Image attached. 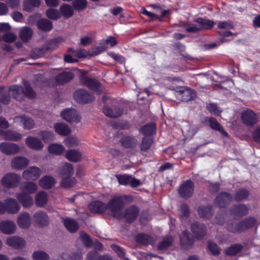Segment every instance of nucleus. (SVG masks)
I'll return each mask as SVG.
<instances>
[{
  "mask_svg": "<svg viewBox=\"0 0 260 260\" xmlns=\"http://www.w3.org/2000/svg\"><path fill=\"white\" fill-rule=\"evenodd\" d=\"M25 89H24L23 95L29 98H34L36 96V93L30 86L29 84L24 83Z\"/></svg>",
  "mask_w": 260,
  "mask_h": 260,
  "instance_id": "60",
  "label": "nucleus"
},
{
  "mask_svg": "<svg viewBox=\"0 0 260 260\" xmlns=\"http://www.w3.org/2000/svg\"><path fill=\"white\" fill-rule=\"evenodd\" d=\"M103 112L107 117L114 118L120 116L123 113V111L117 107H114L112 109L108 107H104Z\"/></svg>",
  "mask_w": 260,
  "mask_h": 260,
  "instance_id": "29",
  "label": "nucleus"
},
{
  "mask_svg": "<svg viewBox=\"0 0 260 260\" xmlns=\"http://www.w3.org/2000/svg\"><path fill=\"white\" fill-rule=\"evenodd\" d=\"M191 231L196 238H202L206 234V229L204 225L198 222L193 223L191 226Z\"/></svg>",
  "mask_w": 260,
  "mask_h": 260,
  "instance_id": "22",
  "label": "nucleus"
},
{
  "mask_svg": "<svg viewBox=\"0 0 260 260\" xmlns=\"http://www.w3.org/2000/svg\"><path fill=\"white\" fill-rule=\"evenodd\" d=\"M24 89L21 85H13L9 90V94L18 101H21L23 95Z\"/></svg>",
  "mask_w": 260,
  "mask_h": 260,
  "instance_id": "24",
  "label": "nucleus"
},
{
  "mask_svg": "<svg viewBox=\"0 0 260 260\" xmlns=\"http://www.w3.org/2000/svg\"><path fill=\"white\" fill-rule=\"evenodd\" d=\"M81 241L86 247H89L91 245V240L90 237L84 232H81L80 235Z\"/></svg>",
  "mask_w": 260,
  "mask_h": 260,
  "instance_id": "63",
  "label": "nucleus"
},
{
  "mask_svg": "<svg viewBox=\"0 0 260 260\" xmlns=\"http://www.w3.org/2000/svg\"><path fill=\"white\" fill-rule=\"evenodd\" d=\"M39 29L44 31H50L52 28V23L47 19H42L37 23Z\"/></svg>",
  "mask_w": 260,
  "mask_h": 260,
  "instance_id": "47",
  "label": "nucleus"
},
{
  "mask_svg": "<svg viewBox=\"0 0 260 260\" xmlns=\"http://www.w3.org/2000/svg\"><path fill=\"white\" fill-rule=\"evenodd\" d=\"M205 122H207L211 128L219 132L225 137H228V134L225 131L222 125L213 117L206 118Z\"/></svg>",
  "mask_w": 260,
  "mask_h": 260,
  "instance_id": "20",
  "label": "nucleus"
},
{
  "mask_svg": "<svg viewBox=\"0 0 260 260\" xmlns=\"http://www.w3.org/2000/svg\"><path fill=\"white\" fill-rule=\"evenodd\" d=\"M140 212L139 208L136 205H131L126 208L122 213V218H124L127 222L131 223L138 217Z\"/></svg>",
  "mask_w": 260,
  "mask_h": 260,
  "instance_id": "6",
  "label": "nucleus"
},
{
  "mask_svg": "<svg viewBox=\"0 0 260 260\" xmlns=\"http://www.w3.org/2000/svg\"><path fill=\"white\" fill-rule=\"evenodd\" d=\"M0 150L8 155H15L19 152L20 147L15 143L3 142L0 144Z\"/></svg>",
  "mask_w": 260,
  "mask_h": 260,
  "instance_id": "8",
  "label": "nucleus"
},
{
  "mask_svg": "<svg viewBox=\"0 0 260 260\" xmlns=\"http://www.w3.org/2000/svg\"><path fill=\"white\" fill-rule=\"evenodd\" d=\"M61 115L64 120L71 123H77L81 120V117L73 108L65 109L61 112Z\"/></svg>",
  "mask_w": 260,
  "mask_h": 260,
  "instance_id": "7",
  "label": "nucleus"
},
{
  "mask_svg": "<svg viewBox=\"0 0 260 260\" xmlns=\"http://www.w3.org/2000/svg\"><path fill=\"white\" fill-rule=\"evenodd\" d=\"M60 10L63 16L66 18H70L72 17L74 14V11L72 7L67 4L61 6Z\"/></svg>",
  "mask_w": 260,
  "mask_h": 260,
  "instance_id": "51",
  "label": "nucleus"
},
{
  "mask_svg": "<svg viewBox=\"0 0 260 260\" xmlns=\"http://www.w3.org/2000/svg\"><path fill=\"white\" fill-rule=\"evenodd\" d=\"M25 143L29 148L36 150H41L44 146L41 140L36 137H27L25 140Z\"/></svg>",
  "mask_w": 260,
  "mask_h": 260,
  "instance_id": "23",
  "label": "nucleus"
},
{
  "mask_svg": "<svg viewBox=\"0 0 260 260\" xmlns=\"http://www.w3.org/2000/svg\"><path fill=\"white\" fill-rule=\"evenodd\" d=\"M64 224L67 229L71 233H74L78 229V225L76 221L72 218H66L64 220Z\"/></svg>",
  "mask_w": 260,
  "mask_h": 260,
  "instance_id": "45",
  "label": "nucleus"
},
{
  "mask_svg": "<svg viewBox=\"0 0 260 260\" xmlns=\"http://www.w3.org/2000/svg\"><path fill=\"white\" fill-rule=\"evenodd\" d=\"M194 185L190 180L183 182L180 185L178 192L180 196L185 199L190 198L194 192Z\"/></svg>",
  "mask_w": 260,
  "mask_h": 260,
  "instance_id": "2",
  "label": "nucleus"
},
{
  "mask_svg": "<svg viewBox=\"0 0 260 260\" xmlns=\"http://www.w3.org/2000/svg\"><path fill=\"white\" fill-rule=\"evenodd\" d=\"M124 200L129 202L132 201L131 196H119L113 198L108 203L107 209L111 212L112 215L118 219L122 218L121 210L124 206Z\"/></svg>",
  "mask_w": 260,
  "mask_h": 260,
  "instance_id": "1",
  "label": "nucleus"
},
{
  "mask_svg": "<svg viewBox=\"0 0 260 260\" xmlns=\"http://www.w3.org/2000/svg\"><path fill=\"white\" fill-rule=\"evenodd\" d=\"M16 224L12 221L5 220L0 222V230L4 234H13L16 230Z\"/></svg>",
  "mask_w": 260,
  "mask_h": 260,
  "instance_id": "21",
  "label": "nucleus"
},
{
  "mask_svg": "<svg viewBox=\"0 0 260 260\" xmlns=\"http://www.w3.org/2000/svg\"><path fill=\"white\" fill-rule=\"evenodd\" d=\"M47 52L48 50L44 45L41 48L34 49L32 50L31 56L35 58H39L44 56Z\"/></svg>",
  "mask_w": 260,
  "mask_h": 260,
  "instance_id": "52",
  "label": "nucleus"
},
{
  "mask_svg": "<svg viewBox=\"0 0 260 260\" xmlns=\"http://www.w3.org/2000/svg\"><path fill=\"white\" fill-rule=\"evenodd\" d=\"M21 177L15 173H8L2 179V184L7 188H14L18 186Z\"/></svg>",
  "mask_w": 260,
  "mask_h": 260,
  "instance_id": "3",
  "label": "nucleus"
},
{
  "mask_svg": "<svg viewBox=\"0 0 260 260\" xmlns=\"http://www.w3.org/2000/svg\"><path fill=\"white\" fill-rule=\"evenodd\" d=\"M120 142L121 145L126 149L135 148L138 144L137 139L132 136H124Z\"/></svg>",
  "mask_w": 260,
  "mask_h": 260,
  "instance_id": "28",
  "label": "nucleus"
},
{
  "mask_svg": "<svg viewBox=\"0 0 260 260\" xmlns=\"http://www.w3.org/2000/svg\"><path fill=\"white\" fill-rule=\"evenodd\" d=\"M112 248L119 257L125 260H129L128 258L124 257L125 252L121 247L116 245H112Z\"/></svg>",
  "mask_w": 260,
  "mask_h": 260,
  "instance_id": "64",
  "label": "nucleus"
},
{
  "mask_svg": "<svg viewBox=\"0 0 260 260\" xmlns=\"http://www.w3.org/2000/svg\"><path fill=\"white\" fill-rule=\"evenodd\" d=\"M241 118L244 124L252 126L257 123L258 117L253 111L247 109L242 111Z\"/></svg>",
  "mask_w": 260,
  "mask_h": 260,
  "instance_id": "5",
  "label": "nucleus"
},
{
  "mask_svg": "<svg viewBox=\"0 0 260 260\" xmlns=\"http://www.w3.org/2000/svg\"><path fill=\"white\" fill-rule=\"evenodd\" d=\"M17 223L21 229L29 228L31 223V219L29 214L26 212L20 214L17 218Z\"/></svg>",
  "mask_w": 260,
  "mask_h": 260,
  "instance_id": "14",
  "label": "nucleus"
},
{
  "mask_svg": "<svg viewBox=\"0 0 260 260\" xmlns=\"http://www.w3.org/2000/svg\"><path fill=\"white\" fill-rule=\"evenodd\" d=\"M59 42L58 39H55L45 44V45L47 49L48 52L52 51L58 48L59 45Z\"/></svg>",
  "mask_w": 260,
  "mask_h": 260,
  "instance_id": "58",
  "label": "nucleus"
},
{
  "mask_svg": "<svg viewBox=\"0 0 260 260\" xmlns=\"http://www.w3.org/2000/svg\"><path fill=\"white\" fill-rule=\"evenodd\" d=\"M64 147L61 144H52L48 146V151L55 155H60L64 151Z\"/></svg>",
  "mask_w": 260,
  "mask_h": 260,
  "instance_id": "48",
  "label": "nucleus"
},
{
  "mask_svg": "<svg viewBox=\"0 0 260 260\" xmlns=\"http://www.w3.org/2000/svg\"><path fill=\"white\" fill-rule=\"evenodd\" d=\"M55 132L61 136H68L70 134L71 131L69 127L66 124L57 123L54 124Z\"/></svg>",
  "mask_w": 260,
  "mask_h": 260,
  "instance_id": "37",
  "label": "nucleus"
},
{
  "mask_svg": "<svg viewBox=\"0 0 260 260\" xmlns=\"http://www.w3.org/2000/svg\"><path fill=\"white\" fill-rule=\"evenodd\" d=\"M75 100L79 103H87L94 100V97L83 89L77 90L74 95Z\"/></svg>",
  "mask_w": 260,
  "mask_h": 260,
  "instance_id": "10",
  "label": "nucleus"
},
{
  "mask_svg": "<svg viewBox=\"0 0 260 260\" xmlns=\"http://www.w3.org/2000/svg\"><path fill=\"white\" fill-rule=\"evenodd\" d=\"M242 231L244 232L257 224V220L254 217L249 216L241 221Z\"/></svg>",
  "mask_w": 260,
  "mask_h": 260,
  "instance_id": "31",
  "label": "nucleus"
},
{
  "mask_svg": "<svg viewBox=\"0 0 260 260\" xmlns=\"http://www.w3.org/2000/svg\"><path fill=\"white\" fill-rule=\"evenodd\" d=\"M47 16L51 19H57L60 18V15L59 12L55 9H50L46 11Z\"/></svg>",
  "mask_w": 260,
  "mask_h": 260,
  "instance_id": "61",
  "label": "nucleus"
},
{
  "mask_svg": "<svg viewBox=\"0 0 260 260\" xmlns=\"http://www.w3.org/2000/svg\"><path fill=\"white\" fill-rule=\"evenodd\" d=\"M6 243L14 248L21 249L24 246L25 242L20 237L12 236L7 239Z\"/></svg>",
  "mask_w": 260,
  "mask_h": 260,
  "instance_id": "19",
  "label": "nucleus"
},
{
  "mask_svg": "<svg viewBox=\"0 0 260 260\" xmlns=\"http://www.w3.org/2000/svg\"><path fill=\"white\" fill-rule=\"evenodd\" d=\"M243 249L241 244H234L225 250L227 255L233 256L239 253Z\"/></svg>",
  "mask_w": 260,
  "mask_h": 260,
  "instance_id": "49",
  "label": "nucleus"
},
{
  "mask_svg": "<svg viewBox=\"0 0 260 260\" xmlns=\"http://www.w3.org/2000/svg\"><path fill=\"white\" fill-rule=\"evenodd\" d=\"M17 198L24 207H30L34 204L33 199L27 193L24 192L19 193L17 195Z\"/></svg>",
  "mask_w": 260,
  "mask_h": 260,
  "instance_id": "26",
  "label": "nucleus"
},
{
  "mask_svg": "<svg viewBox=\"0 0 260 260\" xmlns=\"http://www.w3.org/2000/svg\"><path fill=\"white\" fill-rule=\"evenodd\" d=\"M156 126L154 123L151 122L149 123L142 127H141L140 129L141 133H142L143 135L147 136H150L155 132Z\"/></svg>",
  "mask_w": 260,
  "mask_h": 260,
  "instance_id": "46",
  "label": "nucleus"
},
{
  "mask_svg": "<svg viewBox=\"0 0 260 260\" xmlns=\"http://www.w3.org/2000/svg\"><path fill=\"white\" fill-rule=\"evenodd\" d=\"M41 174V170L37 167H30L23 171L22 176L26 180H35Z\"/></svg>",
  "mask_w": 260,
  "mask_h": 260,
  "instance_id": "13",
  "label": "nucleus"
},
{
  "mask_svg": "<svg viewBox=\"0 0 260 260\" xmlns=\"http://www.w3.org/2000/svg\"><path fill=\"white\" fill-rule=\"evenodd\" d=\"M14 121L17 124L23 125L25 129H31L35 125L34 120L31 118L25 115L15 117L14 118Z\"/></svg>",
  "mask_w": 260,
  "mask_h": 260,
  "instance_id": "15",
  "label": "nucleus"
},
{
  "mask_svg": "<svg viewBox=\"0 0 260 260\" xmlns=\"http://www.w3.org/2000/svg\"><path fill=\"white\" fill-rule=\"evenodd\" d=\"M20 189L22 190V192L28 193H34L38 189L37 184L32 182H25L23 183L21 186Z\"/></svg>",
  "mask_w": 260,
  "mask_h": 260,
  "instance_id": "36",
  "label": "nucleus"
},
{
  "mask_svg": "<svg viewBox=\"0 0 260 260\" xmlns=\"http://www.w3.org/2000/svg\"><path fill=\"white\" fill-rule=\"evenodd\" d=\"M34 260H49L50 256L48 253L44 251L39 250L35 251L32 255Z\"/></svg>",
  "mask_w": 260,
  "mask_h": 260,
  "instance_id": "50",
  "label": "nucleus"
},
{
  "mask_svg": "<svg viewBox=\"0 0 260 260\" xmlns=\"http://www.w3.org/2000/svg\"><path fill=\"white\" fill-rule=\"evenodd\" d=\"M60 183L61 186L63 188H70L73 186L76 183V179L70 177H62Z\"/></svg>",
  "mask_w": 260,
  "mask_h": 260,
  "instance_id": "53",
  "label": "nucleus"
},
{
  "mask_svg": "<svg viewBox=\"0 0 260 260\" xmlns=\"http://www.w3.org/2000/svg\"><path fill=\"white\" fill-rule=\"evenodd\" d=\"M136 241L143 245L153 244L154 239L150 236L144 234H139L136 237Z\"/></svg>",
  "mask_w": 260,
  "mask_h": 260,
  "instance_id": "38",
  "label": "nucleus"
},
{
  "mask_svg": "<svg viewBox=\"0 0 260 260\" xmlns=\"http://www.w3.org/2000/svg\"><path fill=\"white\" fill-rule=\"evenodd\" d=\"M152 139L150 137H145L142 139L141 150L142 151H146L148 150L152 143Z\"/></svg>",
  "mask_w": 260,
  "mask_h": 260,
  "instance_id": "56",
  "label": "nucleus"
},
{
  "mask_svg": "<svg viewBox=\"0 0 260 260\" xmlns=\"http://www.w3.org/2000/svg\"><path fill=\"white\" fill-rule=\"evenodd\" d=\"M82 82L97 94L101 93V85L98 81L91 78H83Z\"/></svg>",
  "mask_w": 260,
  "mask_h": 260,
  "instance_id": "16",
  "label": "nucleus"
},
{
  "mask_svg": "<svg viewBox=\"0 0 260 260\" xmlns=\"http://www.w3.org/2000/svg\"><path fill=\"white\" fill-rule=\"evenodd\" d=\"M173 241L174 239L172 236H167L163 238L162 240L158 245L157 248L159 250H166L172 245Z\"/></svg>",
  "mask_w": 260,
  "mask_h": 260,
  "instance_id": "44",
  "label": "nucleus"
},
{
  "mask_svg": "<svg viewBox=\"0 0 260 260\" xmlns=\"http://www.w3.org/2000/svg\"><path fill=\"white\" fill-rule=\"evenodd\" d=\"M29 164V160L23 156H16L12 159L11 166L16 170H22Z\"/></svg>",
  "mask_w": 260,
  "mask_h": 260,
  "instance_id": "17",
  "label": "nucleus"
},
{
  "mask_svg": "<svg viewBox=\"0 0 260 260\" xmlns=\"http://www.w3.org/2000/svg\"><path fill=\"white\" fill-rule=\"evenodd\" d=\"M33 31L29 27H23L19 31L20 39L25 42H27L32 38Z\"/></svg>",
  "mask_w": 260,
  "mask_h": 260,
  "instance_id": "39",
  "label": "nucleus"
},
{
  "mask_svg": "<svg viewBox=\"0 0 260 260\" xmlns=\"http://www.w3.org/2000/svg\"><path fill=\"white\" fill-rule=\"evenodd\" d=\"M47 194L45 191H41L36 194L35 196V202L37 207H44L47 204Z\"/></svg>",
  "mask_w": 260,
  "mask_h": 260,
  "instance_id": "34",
  "label": "nucleus"
},
{
  "mask_svg": "<svg viewBox=\"0 0 260 260\" xmlns=\"http://www.w3.org/2000/svg\"><path fill=\"white\" fill-rule=\"evenodd\" d=\"M106 49V44H101L89 52V55L93 56L100 54Z\"/></svg>",
  "mask_w": 260,
  "mask_h": 260,
  "instance_id": "62",
  "label": "nucleus"
},
{
  "mask_svg": "<svg viewBox=\"0 0 260 260\" xmlns=\"http://www.w3.org/2000/svg\"><path fill=\"white\" fill-rule=\"evenodd\" d=\"M194 22L199 24L201 30L210 29L214 24V22L203 18H198L193 20Z\"/></svg>",
  "mask_w": 260,
  "mask_h": 260,
  "instance_id": "27",
  "label": "nucleus"
},
{
  "mask_svg": "<svg viewBox=\"0 0 260 260\" xmlns=\"http://www.w3.org/2000/svg\"><path fill=\"white\" fill-rule=\"evenodd\" d=\"M176 95L182 102H185L191 101L196 97V92L192 89L186 87L177 88L176 90Z\"/></svg>",
  "mask_w": 260,
  "mask_h": 260,
  "instance_id": "4",
  "label": "nucleus"
},
{
  "mask_svg": "<svg viewBox=\"0 0 260 260\" xmlns=\"http://www.w3.org/2000/svg\"><path fill=\"white\" fill-rule=\"evenodd\" d=\"M227 230L233 233H240L243 232L241 221L236 222L234 221L228 222L226 224Z\"/></svg>",
  "mask_w": 260,
  "mask_h": 260,
  "instance_id": "42",
  "label": "nucleus"
},
{
  "mask_svg": "<svg viewBox=\"0 0 260 260\" xmlns=\"http://www.w3.org/2000/svg\"><path fill=\"white\" fill-rule=\"evenodd\" d=\"M6 212L10 214H16L20 209V206L13 199L9 198L5 201Z\"/></svg>",
  "mask_w": 260,
  "mask_h": 260,
  "instance_id": "18",
  "label": "nucleus"
},
{
  "mask_svg": "<svg viewBox=\"0 0 260 260\" xmlns=\"http://www.w3.org/2000/svg\"><path fill=\"white\" fill-rule=\"evenodd\" d=\"M2 135H3V139L5 140L14 141H18L22 137L20 134L11 131L8 132L3 131Z\"/></svg>",
  "mask_w": 260,
  "mask_h": 260,
  "instance_id": "40",
  "label": "nucleus"
},
{
  "mask_svg": "<svg viewBox=\"0 0 260 260\" xmlns=\"http://www.w3.org/2000/svg\"><path fill=\"white\" fill-rule=\"evenodd\" d=\"M74 78V75L70 72H64L58 74L55 78L57 83L59 84H65Z\"/></svg>",
  "mask_w": 260,
  "mask_h": 260,
  "instance_id": "30",
  "label": "nucleus"
},
{
  "mask_svg": "<svg viewBox=\"0 0 260 260\" xmlns=\"http://www.w3.org/2000/svg\"><path fill=\"white\" fill-rule=\"evenodd\" d=\"M248 207L242 204L235 205L232 206L230 210V214L234 217H242L248 213Z\"/></svg>",
  "mask_w": 260,
  "mask_h": 260,
  "instance_id": "12",
  "label": "nucleus"
},
{
  "mask_svg": "<svg viewBox=\"0 0 260 260\" xmlns=\"http://www.w3.org/2000/svg\"><path fill=\"white\" fill-rule=\"evenodd\" d=\"M89 209L93 213H103L107 209V205L102 202L95 201L89 205Z\"/></svg>",
  "mask_w": 260,
  "mask_h": 260,
  "instance_id": "25",
  "label": "nucleus"
},
{
  "mask_svg": "<svg viewBox=\"0 0 260 260\" xmlns=\"http://www.w3.org/2000/svg\"><path fill=\"white\" fill-rule=\"evenodd\" d=\"M180 239L181 244L184 248H188L193 244V239L189 233L186 231L182 232Z\"/></svg>",
  "mask_w": 260,
  "mask_h": 260,
  "instance_id": "32",
  "label": "nucleus"
},
{
  "mask_svg": "<svg viewBox=\"0 0 260 260\" xmlns=\"http://www.w3.org/2000/svg\"><path fill=\"white\" fill-rule=\"evenodd\" d=\"M55 184L54 178L50 176L43 177L39 180L40 186L45 189H50Z\"/></svg>",
  "mask_w": 260,
  "mask_h": 260,
  "instance_id": "33",
  "label": "nucleus"
},
{
  "mask_svg": "<svg viewBox=\"0 0 260 260\" xmlns=\"http://www.w3.org/2000/svg\"><path fill=\"white\" fill-rule=\"evenodd\" d=\"M206 108L211 113L215 115H219L221 112V110L220 109V108L214 103L207 104Z\"/></svg>",
  "mask_w": 260,
  "mask_h": 260,
  "instance_id": "57",
  "label": "nucleus"
},
{
  "mask_svg": "<svg viewBox=\"0 0 260 260\" xmlns=\"http://www.w3.org/2000/svg\"><path fill=\"white\" fill-rule=\"evenodd\" d=\"M39 136L42 138L44 142H49L54 139V135L50 131H41L39 133Z\"/></svg>",
  "mask_w": 260,
  "mask_h": 260,
  "instance_id": "54",
  "label": "nucleus"
},
{
  "mask_svg": "<svg viewBox=\"0 0 260 260\" xmlns=\"http://www.w3.org/2000/svg\"><path fill=\"white\" fill-rule=\"evenodd\" d=\"M66 158L70 161L77 162L81 158V154L77 150L72 149L67 152Z\"/></svg>",
  "mask_w": 260,
  "mask_h": 260,
  "instance_id": "43",
  "label": "nucleus"
},
{
  "mask_svg": "<svg viewBox=\"0 0 260 260\" xmlns=\"http://www.w3.org/2000/svg\"><path fill=\"white\" fill-rule=\"evenodd\" d=\"M74 173L73 166L69 163H65L60 170L61 177H71Z\"/></svg>",
  "mask_w": 260,
  "mask_h": 260,
  "instance_id": "41",
  "label": "nucleus"
},
{
  "mask_svg": "<svg viewBox=\"0 0 260 260\" xmlns=\"http://www.w3.org/2000/svg\"><path fill=\"white\" fill-rule=\"evenodd\" d=\"M233 199V196L227 192H221L215 198L214 203L220 208H224L228 205Z\"/></svg>",
  "mask_w": 260,
  "mask_h": 260,
  "instance_id": "11",
  "label": "nucleus"
},
{
  "mask_svg": "<svg viewBox=\"0 0 260 260\" xmlns=\"http://www.w3.org/2000/svg\"><path fill=\"white\" fill-rule=\"evenodd\" d=\"M249 195V191L245 189H240L237 190L235 194V199L240 201L246 199Z\"/></svg>",
  "mask_w": 260,
  "mask_h": 260,
  "instance_id": "55",
  "label": "nucleus"
},
{
  "mask_svg": "<svg viewBox=\"0 0 260 260\" xmlns=\"http://www.w3.org/2000/svg\"><path fill=\"white\" fill-rule=\"evenodd\" d=\"M35 224L39 227H44L49 224V217L47 213L42 211H38L33 215Z\"/></svg>",
  "mask_w": 260,
  "mask_h": 260,
  "instance_id": "9",
  "label": "nucleus"
},
{
  "mask_svg": "<svg viewBox=\"0 0 260 260\" xmlns=\"http://www.w3.org/2000/svg\"><path fill=\"white\" fill-rule=\"evenodd\" d=\"M74 8L78 11H81L85 9L87 6L86 0H75L73 2Z\"/></svg>",
  "mask_w": 260,
  "mask_h": 260,
  "instance_id": "59",
  "label": "nucleus"
},
{
  "mask_svg": "<svg viewBox=\"0 0 260 260\" xmlns=\"http://www.w3.org/2000/svg\"><path fill=\"white\" fill-rule=\"evenodd\" d=\"M198 213L199 216L202 218H211L213 214L212 206L207 205L199 207Z\"/></svg>",
  "mask_w": 260,
  "mask_h": 260,
  "instance_id": "35",
  "label": "nucleus"
}]
</instances>
